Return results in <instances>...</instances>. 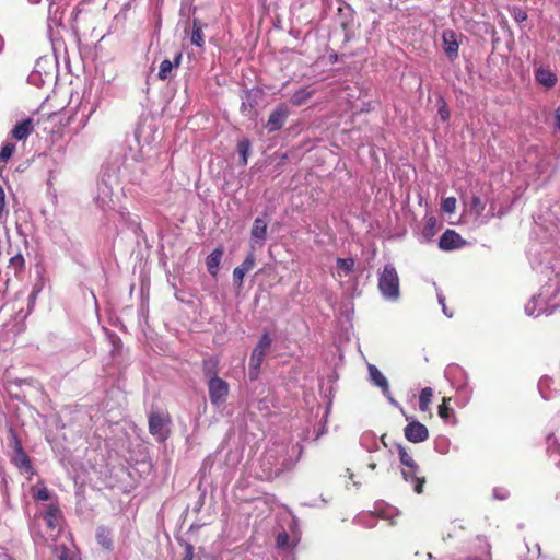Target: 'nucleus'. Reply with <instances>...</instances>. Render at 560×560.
I'll return each instance as SVG.
<instances>
[{"instance_id": "f257e3e1", "label": "nucleus", "mask_w": 560, "mask_h": 560, "mask_svg": "<svg viewBox=\"0 0 560 560\" xmlns=\"http://www.w3.org/2000/svg\"><path fill=\"white\" fill-rule=\"evenodd\" d=\"M377 288L381 294L389 301H397L400 296V279L394 265H384L378 273Z\"/></svg>"}, {"instance_id": "f03ea898", "label": "nucleus", "mask_w": 560, "mask_h": 560, "mask_svg": "<svg viewBox=\"0 0 560 560\" xmlns=\"http://www.w3.org/2000/svg\"><path fill=\"white\" fill-rule=\"evenodd\" d=\"M172 423L171 415L167 411H152L149 415V432L156 438L159 442H164L168 438V425Z\"/></svg>"}, {"instance_id": "7ed1b4c3", "label": "nucleus", "mask_w": 560, "mask_h": 560, "mask_svg": "<svg viewBox=\"0 0 560 560\" xmlns=\"http://www.w3.org/2000/svg\"><path fill=\"white\" fill-rule=\"evenodd\" d=\"M271 338L268 332L262 334L256 347L254 348L250 360H249V377L255 380L257 377L260 365L264 361V358L267 351L271 346Z\"/></svg>"}, {"instance_id": "20e7f679", "label": "nucleus", "mask_w": 560, "mask_h": 560, "mask_svg": "<svg viewBox=\"0 0 560 560\" xmlns=\"http://www.w3.org/2000/svg\"><path fill=\"white\" fill-rule=\"evenodd\" d=\"M208 392L210 402L215 407H220L226 401L230 393V386L228 382L221 377L213 378L208 381Z\"/></svg>"}, {"instance_id": "39448f33", "label": "nucleus", "mask_w": 560, "mask_h": 560, "mask_svg": "<svg viewBox=\"0 0 560 560\" xmlns=\"http://www.w3.org/2000/svg\"><path fill=\"white\" fill-rule=\"evenodd\" d=\"M401 475L405 481L410 482L413 487V491L417 494H421L423 492L424 483L427 479L424 476L420 475V467L416 463L412 467H402Z\"/></svg>"}, {"instance_id": "423d86ee", "label": "nucleus", "mask_w": 560, "mask_h": 560, "mask_svg": "<svg viewBox=\"0 0 560 560\" xmlns=\"http://www.w3.org/2000/svg\"><path fill=\"white\" fill-rule=\"evenodd\" d=\"M405 438L412 443H421L429 439V430L428 428L419 422L411 421L404 429Z\"/></svg>"}, {"instance_id": "0eeeda50", "label": "nucleus", "mask_w": 560, "mask_h": 560, "mask_svg": "<svg viewBox=\"0 0 560 560\" xmlns=\"http://www.w3.org/2000/svg\"><path fill=\"white\" fill-rule=\"evenodd\" d=\"M464 245L466 241L454 230H446L439 241V247L445 252L458 249Z\"/></svg>"}, {"instance_id": "6e6552de", "label": "nucleus", "mask_w": 560, "mask_h": 560, "mask_svg": "<svg viewBox=\"0 0 560 560\" xmlns=\"http://www.w3.org/2000/svg\"><path fill=\"white\" fill-rule=\"evenodd\" d=\"M267 222L261 218H256L254 220L252 230H250V247L255 249V246L258 245L261 247L267 237Z\"/></svg>"}, {"instance_id": "1a4fd4ad", "label": "nucleus", "mask_w": 560, "mask_h": 560, "mask_svg": "<svg viewBox=\"0 0 560 560\" xmlns=\"http://www.w3.org/2000/svg\"><path fill=\"white\" fill-rule=\"evenodd\" d=\"M289 110L285 105H279L270 115L267 121L269 132L281 129L287 120Z\"/></svg>"}, {"instance_id": "9d476101", "label": "nucleus", "mask_w": 560, "mask_h": 560, "mask_svg": "<svg viewBox=\"0 0 560 560\" xmlns=\"http://www.w3.org/2000/svg\"><path fill=\"white\" fill-rule=\"evenodd\" d=\"M255 255L249 252L243 262L233 270V281L238 288L243 285L245 275L255 267Z\"/></svg>"}, {"instance_id": "9b49d317", "label": "nucleus", "mask_w": 560, "mask_h": 560, "mask_svg": "<svg viewBox=\"0 0 560 560\" xmlns=\"http://www.w3.org/2000/svg\"><path fill=\"white\" fill-rule=\"evenodd\" d=\"M444 51L451 61H454L458 57L459 45L456 39V34L448 30L442 35Z\"/></svg>"}, {"instance_id": "f8f14e48", "label": "nucleus", "mask_w": 560, "mask_h": 560, "mask_svg": "<svg viewBox=\"0 0 560 560\" xmlns=\"http://www.w3.org/2000/svg\"><path fill=\"white\" fill-rule=\"evenodd\" d=\"M369 375L370 380L373 382V384L377 387H380L383 392V394L388 397L390 400L393 398L390 395L389 384L387 378L383 375V373L373 364H369Z\"/></svg>"}, {"instance_id": "ddd939ff", "label": "nucleus", "mask_w": 560, "mask_h": 560, "mask_svg": "<svg viewBox=\"0 0 560 560\" xmlns=\"http://www.w3.org/2000/svg\"><path fill=\"white\" fill-rule=\"evenodd\" d=\"M34 125L31 118H26L18 122L11 131L12 137L15 140H25L33 131Z\"/></svg>"}, {"instance_id": "4468645a", "label": "nucleus", "mask_w": 560, "mask_h": 560, "mask_svg": "<svg viewBox=\"0 0 560 560\" xmlns=\"http://www.w3.org/2000/svg\"><path fill=\"white\" fill-rule=\"evenodd\" d=\"M12 463L21 470H25L26 472H30L32 475L35 474L31 458L26 454L24 448L14 452V455L12 456Z\"/></svg>"}, {"instance_id": "2eb2a0df", "label": "nucleus", "mask_w": 560, "mask_h": 560, "mask_svg": "<svg viewBox=\"0 0 560 560\" xmlns=\"http://www.w3.org/2000/svg\"><path fill=\"white\" fill-rule=\"evenodd\" d=\"M223 256V248L218 247L213 249L206 258V266L210 275L215 277L218 275L219 266Z\"/></svg>"}, {"instance_id": "dca6fc26", "label": "nucleus", "mask_w": 560, "mask_h": 560, "mask_svg": "<svg viewBox=\"0 0 560 560\" xmlns=\"http://www.w3.org/2000/svg\"><path fill=\"white\" fill-rule=\"evenodd\" d=\"M535 79L539 84H541L548 89L553 88L557 83L556 74L552 71H550L549 69H546L542 67H540L536 70Z\"/></svg>"}, {"instance_id": "f3484780", "label": "nucleus", "mask_w": 560, "mask_h": 560, "mask_svg": "<svg viewBox=\"0 0 560 560\" xmlns=\"http://www.w3.org/2000/svg\"><path fill=\"white\" fill-rule=\"evenodd\" d=\"M203 375L209 380L220 378L219 374V359L215 357L207 358L202 361Z\"/></svg>"}, {"instance_id": "a211bd4d", "label": "nucleus", "mask_w": 560, "mask_h": 560, "mask_svg": "<svg viewBox=\"0 0 560 560\" xmlns=\"http://www.w3.org/2000/svg\"><path fill=\"white\" fill-rule=\"evenodd\" d=\"M59 518H60L59 508L54 504L49 505L48 510L44 514V520L46 522L47 527L50 528L51 530L59 529V527H60Z\"/></svg>"}, {"instance_id": "6ab92c4d", "label": "nucleus", "mask_w": 560, "mask_h": 560, "mask_svg": "<svg viewBox=\"0 0 560 560\" xmlns=\"http://www.w3.org/2000/svg\"><path fill=\"white\" fill-rule=\"evenodd\" d=\"M355 261L352 257L349 258H337L336 259V272L339 278L351 273L354 270Z\"/></svg>"}, {"instance_id": "aec40b11", "label": "nucleus", "mask_w": 560, "mask_h": 560, "mask_svg": "<svg viewBox=\"0 0 560 560\" xmlns=\"http://www.w3.org/2000/svg\"><path fill=\"white\" fill-rule=\"evenodd\" d=\"M315 94V90L310 89L308 86L302 88L293 93L290 102L294 106H301L305 104L313 95Z\"/></svg>"}, {"instance_id": "412c9836", "label": "nucleus", "mask_w": 560, "mask_h": 560, "mask_svg": "<svg viewBox=\"0 0 560 560\" xmlns=\"http://www.w3.org/2000/svg\"><path fill=\"white\" fill-rule=\"evenodd\" d=\"M190 42L192 45H196L199 48L205 47V34H203L202 25H201L200 21L197 19H195L192 21Z\"/></svg>"}, {"instance_id": "4be33fe9", "label": "nucleus", "mask_w": 560, "mask_h": 560, "mask_svg": "<svg viewBox=\"0 0 560 560\" xmlns=\"http://www.w3.org/2000/svg\"><path fill=\"white\" fill-rule=\"evenodd\" d=\"M433 397V389L431 387H424L419 395V409L422 412L430 410V404Z\"/></svg>"}, {"instance_id": "5701e85b", "label": "nucleus", "mask_w": 560, "mask_h": 560, "mask_svg": "<svg viewBox=\"0 0 560 560\" xmlns=\"http://www.w3.org/2000/svg\"><path fill=\"white\" fill-rule=\"evenodd\" d=\"M24 267H25V259L20 253H18L16 255H14L10 258L8 268L12 269L14 271L15 276H18L20 272H22L24 270Z\"/></svg>"}, {"instance_id": "b1692460", "label": "nucleus", "mask_w": 560, "mask_h": 560, "mask_svg": "<svg viewBox=\"0 0 560 560\" xmlns=\"http://www.w3.org/2000/svg\"><path fill=\"white\" fill-rule=\"evenodd\" d=\"M237 152L241 156V163L243 165L247 164L248 154L250 152V141L248 139H242L237 143Z\"/></svg>"}, {"instance_id": "393cba45", "label": "nucleus", "mask_w": 560, "mask_h": 560, "mask_svg": "<svg viewBox=\"0 0 560 560\" xmlns=\"http://www.w3.org/2000/svg\"><path fill=\"white\" fill-rule=\"evenodd\" d=\"M172 70H173V62L168 59L163 60L160 65L158 78L163 81L171 79L173 77Z\"/></svg>"}, {"instance_id": "a878e982", "label": "nucleus", "mask_w": 560, "mask_h": 560, "mask_svg": "<svg viewBox=\"0 0 560 560\" xmlns=\"http://www.w3.org/2000/svg\"><path fill=\"white\" fill-rule=\"evenodd\" d=\"M397 450L399 454V460L402 467H412V465L416 464V460L413 459L412 455L409 454L402 445L397 444Z\"/></svg>"}, {"instance_id": "bb28decb", "label": "nucleus", "mask_w": 560, "mask_h": 560, "mask_svg": "<svg viewBox=\"0 0 560 560\" xmlns=\"http://www.w3.org/2000/svg\"><path fill=\"white\" fill-rule=\"evenodd\" d=\"M8 440L10 447L13 448L14 452L23 450L22 442L16 433V431L10 427L8 430Z\"/></svg>"}, {"instance_id": "cd10ccee", "label": "nucleus", "mask_w": 560, "mask_h": 560, "mask_svg": "<svg viewBox=\"0 0 560 560\" xmlns=\"http://www.w3.org/2000/svg\"><path fill=\"white\" fill-rule=\"evenodd\" d=\"M15 152V144L12 142H7L2 145L0 150V162H8V160L13 155Z\"/></svg>"}, {"instance_id": "c85d7f7f", "label": "nucleus", "mask_w": 560, "mask_h": 560, "mask_svg": "<svg viewBox=\"0 0 560 560\" xmlns=\"http://www.w3.org/2000/svg\"><path fill=\"white\" fill-rule=\"evenodd\" d=\"M450 401H451V398L444 397L442 400V404L439 406L438 413L444 420H447L451 417V415L453 413V409L450 407Z\"/></svg>"}, {"instance_id": "c756f323", "label": "nucleus", "mask_w": 560, "mask_h": 560, "mask_svg": "<svg viewBox=\"0 0 560 560\" xmlns=\"http://www.w3.org/2000/svg\"><path fill=\"white\" fill-rule=\"evenodd\" d=\"M486 205L482 202L479 196H472L470 201V210L480 217L485 210Z\"/></svg>"}, {"instance_id": "7c9ffc66", "label": "nucleus", "mask_w": 560, "mask_h": 560, "mask_svg": "<svg viewBox=\"0 0 560 560\" xmlns=\"http://www.w3.org/2000/svg\"><path fill=\"white\" fill-rule=\"evenodd\" d=\"M456 198L455 197H447L442 200L441 209L445 213H453L456 209Z\"/></svg>"}, {"instance_id": "2f4dec72", "label": "nucleus", "mask_w": 560, "mask_h": 560, "mask_svg": "<svg viewBox=\"0 0 560 560\" xmlns=\"http://www.w3.org/2000/svg\"><path fill=\"white\" fill-rule=\"evenodd\" d=\"M55 553L58 560H73L71 551L65 546L56 547Z\"/></svg>"}, {"instance_id": "473e14b6", "label": "nucleus", "mask_w": 560, "mask_h": 560, "mask_svg": "<svg viewBox=\"0 0 560 560\" xmlns=\"http://www.w3.org/2000/svg\"><path fill=\"white\" fill-rule=\"evenodd\" d=\"M438 113L443 121H446L450 119L451 113H450L448 106L444 100H441Z\"/></svg>"}, {"instance_id": "72a5a7b5", "label": "nucleus", "mask_w": 560, "mask_h": 560, "mask_svg": "<svg viewBox=\"0 0 560 560\" xmlns=\"http://www.w3.org/2000/svg\"><path fill=\"white\" fill-rule=\"evenodd\" d=\"M34 498L39 501H48L50 499V493L46 487H43L34 493Z\"/></svg>"}, {"instance_id": "f704fd0d", "label": "nucleus", "mask_w": 560, "mask_h": 560, "mask_svg": "<svg viewBox=\"0 0 560 560\" xmlns=\"http://www.w3.org/2000/svg\"><path fill=\"white\" fill-rule=\"evenodd\" d=\"M289 542V535L285 532L278 534L277 536V546L279 548H284Z\"/></svg>"}, {"instance_id": "c9c22d12", "label": "nucleus", "mask_w": 560, "mask_h": 560, "mask_svg": "<svg viewBox=\"0 0 560 560\" xmlns=\"http://www.w3.org/2000/svg\"><path fill=\"white\" fill-rule=\"evenodd\" d=\"M5 206V194L2 186L0 185V220L4 217Z\"/></svg>"}, {"instance_id": "e433bc0d", "label": "nucleus", "mask_w": 560, "mask_h": 560, "mask_svg": "<svg viewBox=\"0 0 560 560\" xmlns=\"http://www.w3.org/2000/svg\"><path fill=\"white\" fill-rule=\"evenodd\" d=\"M513 16H514V20L518 23L524 22L527 19L526 12L522 9H515Z\"/></svg>"}, {"instance_id": "4c0bfd02", "label": "nucleus", "mask_w": 560, "mask_h": 560, "mask_svg": "<svg viewBox=\"0 0 560 560\" xmlns=\"http://www.w3.org/2000/svg\"><path fill=\"white\" fill-rule=\"evenodd\" d=\"M183 560H194V547L190 544H187L185 547Z\"/></svg>"}, {"instance_id": "58836bf2", "label": "nucleus", "mask_w": 560, "mask_h": 560, "mask_svg": "<svg viewBox=\"0 0 560 560\" xmlns=\"http://www.w3.org/2000/svg\"><path fill=\"white\" fill-rule=\"evenodd\" d=\"M182 59H183V54H182V51H178L174 56L173 60H171L173 62V68H178L182 63Z\"/></svg>"}, {"instance_id": "ea45409f", "label": "nucleus", "mask_w": 560, "mask_h": 560, "mask_svg": "<svg viewBox=\"0 0 560 560\" xmlns=\"http://www.w3.org/2000/svg\"><path fill=\"white\" fill-rule=\"evenodd\" d=\"M555 118H556V127L560 130V106L556 109Z\"/></svg>"}, {"instance_id": "a19ab883", "label": "nucleus", "mask_w": 560, "mask_h": 560, "mask_svg": "<svg viewBox=\"0 0 560 560\" xmlns=\"http://www.w3.org/2000/svg\"><path fill=\"white\" fill-rule=\"evenodd\" d=\"M436 224V219L434 217H430L427 221V228L433 229Z\"/></svg>"}, {"instance_id": "79ce46f5", "label": "nucleus", "mask_w": 560, "mask_h": 560, "mask_svg": "<svg viewBox=\"0 0 560 560\" xmlns=\"http://www.w3.org/2000/svg\"><path fill=\"white\" fill-rule=\"evenodd\" d=\"M369 467H370L371 469H375V468H376V464H375V463H371V464L369 465Z\"/></svg>"}, {"instance_id": "37998d69", "label": "nucleus", "mask_w": 560, "mask_h": 560, "mask_svg": "<svg viewBox=\"0 0 560 560\" xmlns=\"http://www.w3.org/2000/svg\"><path fill=\"white\" fill-rule=\"evenodd\" d=\"M382 443H383L384 445H386L385 440H384V436H382Z\"/></svg>"}]
</instances>
